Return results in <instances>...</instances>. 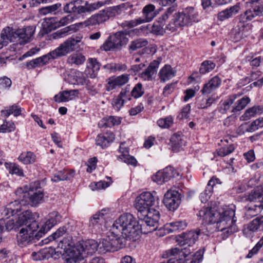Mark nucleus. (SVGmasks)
Returning a JSON list of instances; mask_svg holds the SVG:
<instances>
[{
  "label": "nucleus",
  "mask_w": 263,
  "mask_h": 263,
  "mask_svg": "<svg viewBox=\"0 0 263 263\" xmlns=\"http://www.w3.org/2000/svg\"><path fill=\"white\" fill-rule=\"evenodd\" d=\"M80 246L78 242L70 249L66 263H80L84 260L85 255L83 250L79 248Z\"/></svg>",
  "instance_id": "14"
},
{
  "label": "nucleus",
  "mask_w": 263,
  "mask_h": 263,
  "mask_svg": "<svg viewBox=\"0 0 263 263\" xmlns=\"http://www.w3.org/2000/svg\"><path fill=\"white\" fill-rule=\"evenodd\" d=\"M245 209V217L250 219L261 212L263 209V203L261 202H257L256 203L250 202Z\"/></svg>",
  "instance_id": "20"
},
{
  "label": "nucleus",
  "mask_w": 263,
  "mask_h": 263,
  "mask_svg": "<svg viewBox=\"0 0 263 263\" xmlns=\"http://www.w3.org/2000/svg\"><path fill=\"white\" fill-rule=\"evenodd\" d=\"M161 61L160 58L153 61L144 71L138 74L139 77L144 81H152L156 76Z\"/></svg>",
  "instance_id": "13"
},
{
  "label": "nucleus",
  "mask_w": 263,
  "mask_h": 263,
  "mask_svg": "<svg viewBox=\"0 0 263 263\" xmlns=\"http://www.w3.org/2000/svg\"><path fill=\"white\" fill-rule=\"evenodd\" d=\"M98 4H89L87 2L73 0L66 3L63 10L65 13L76 15H83L89 13L98 8Z\"/></svg>",
  "instance_id": "6"
},
{
  "label": "nucleus",
  "mask_w": 263,
  "mask_h": 263,
  "mask_svg": "<svg viewBox=\"0 0 263 263\" xmlns=\"http://www.w3.org/2000/svg\"><path fill=\"white\" fill-rule=\"evenodd\" d=\"M148 41L144 39H138L132 41L129 46V50L135 51L138 49L146 46L148 45Z\"/></svg>",
  "instance_id": "39"
},
{
  "label": "nucleus",
  "mask_w": 263,
  "mask_h": 263,
  "mask_svg": "<svg viewBox=\"0 0 263 263\" xmlns=\"http://www.w3.org/2000/svg\"><path fill=\"white\" fill-rule=\"evenodd\" d=\"M24 197H25L26 204H30L32 206H35L42 202L44 195L42 191H39L32 194L26 193L24 194Z\"/></svg>",
  "instance_id": "22"
},
{
  "label": "nucleus",
  "mask_w": 263,
  "mask_h": 263,
  "mask_svg": "<svg viewBox=\"0 0 263 263\" xmlns=\"http://www.w3.org/2000/svg\"><path fill=\"white\" fill-rule=\"evenodd\" d=\"M263 13V6L256 5L248 9L243 13L237 16L239 23L245 26V23L252 20L255 17L261 16Z\"/></svg>",
  "instance_id": "11"
},
{
  "label": "nucleus",
  "mask_w": 263,
  "mask_h": 263,
  "mask_svg": "<svg viewBox=\"0 0 263 263\" xmlns=\"http://www.w3.org/2000/svg\"><path fill=\"white\" fill-rule=\"evenodd\" d=\"M124 103V100H122L118 96L116 98H115L112 101V105L114 109L119 111L123 106Z\"/></svg>",
  "instance_id": "63"
},
{
  "label": "nucleus",
  "mask_w": 263,
  "mask_h": 263,
  "mask_svg": "<svg viewBox=\"0 0 263 263\" xmlns=\"http://www.w3.org/2000/svg\"><path fill=\"white\" fill-rule=\"evenodd\" d=\"M9 204H13V206L12 207L13 211L10 212L11 215L13 216L22 210L21 208L22 205L26 204V201L24 199H22L20 200H15L14 202H12Z\"/></svg>",
  "instance_id": "47"
},
{
  "label": "nucleus",
  "mask_w": 263,
  "mask_h": 263,
  "mask_svg": "<svg viewBox=\"0 0 263 263\" xmlns=\"http://www.w3.org/2000/svg\"><path fill=\"white\" fill-rule=\"evenodd\" d=\"M32 216V212L29 210H26L18 215L17 218H13L5 222L4 228L8 231H11L13 229H18L20 227H23L25 222L29 216Z\"/></svg>",
  "instance_id": "12"
},
{
  "label": "nucleus",
  "mask_w": 263,
  "mask_h": 263,
  "mask_svg": "<svg viewBox=\"0 0 263 263\" xmlns=\"http://www.w3.org/2000/svg\"><path fill=\"white\" fill-rule=\"evenodd\" d=\"M39 217V214L32 213V216H29L26 221L25 222L24 226L21 228L18 235L17 236L19 245L22 247L26 246L34 238L39 239L41 237L35 236L37 233L36 231L39 228L36 219Z\"/></svg>",
  "instance_id": "4"
},
{
  "label": "nucleus",
  "mask_w": 263,
  "mask_h": 263,
  "mask_svg": "<svg viewBox=\"0 0 263 263\" xmlns=\"http://www.w3.org/2000/svg\"><path fill=\"white\" fill-rule=\"evenodd\" d=\"M18 159L24 164H29L35 161V156L33 153L29 152L26 154H22Z\"/></svg>",
  "instance_id": "46"
},
{
  "label": "nucleus",
  "mask_w": 263,
  "mask_h": 263,
  "mask_svg": "<svg viewBox=\"0 0 263 263\" xmlns=\"http://www.w3.org/2000/svg\"><path fill=\"white\" fill-rule=\"evenodd\" d=\"M165 22V21L161 20L160 17L158 20L154 22L153 25L152 27V32L157 35H163L166 31H168L166 27L165 28H163Z\"/></svg>",
  "instance_id": "36"
},
{
  "label": "nucleus",
  "mask_w": 263,
  "mask_h": 263,
  "mask_svg": "<svg viewBox=\"0 0 263 263\" xmlns=\"http://www.w3.org/2000/svg\"><path fill=\"white\" fill-rule=\"evenodd\" d=\"M250 101V99L247 97H244L238 100L233 106L231 112L235 113L242 110L246 107Z\"/></svg>",
  "instance_id": "37"
},
{
  "label": "nucleus",
  "mask_w": 263,
  "mask_h": 263,
  "mask_svg": "<svg viewBox=\"0 0 263 263\" xmlns=\"http://www.w3.org/2000/svg\"><path fill=\"white\" fill-rule=\"evenodd\" d=\"M75 172L74 171L63 170L58 172L52 178L51 180L53 182H58L60 181H64L70 179L74 175Z\"/></svg>",
  "instance_id": "31"
},
{
  "label": "nucleus",
  "mask_w": 263,
  "mask_h": 263,
  "mask_svg": "<svg viewBox=\"0 0 263 263\" xmlns=\"http://www.w3.org/2000/svg\"><path fill=\"white\" fill-rule=\"evenodd\" d=\"M81 37L77 36L76 38L69 37L55 49L50 52V55L52 59L66 56L76 50L78 47V43L81 42Z\"/></svg>",
  "instance_id": "8"
},
{
  "label": "nucleus",
  "mask_w": 263,
  "mask_h": 263,
  "mask_svg": "<svg viewBox=\"0 0 263 263\" xmlns=\"http://www.w3.org/2000/svg\"><path fill=\"white\" fill-rule=\"evenodd\" d=\"M67 229L65 227H60L50 236V240H56L65 234Z\"/></svg>",
  "instance_id": "60"
},
{
  "label": "nucleus",
  "mask_w": 263,
  "mask_h": 263,
  "mask_svg": "<svg viewBox=\"0 0 263 263\" xmlns=\"http://www.w3.org/2000/svg\"><path fill=\"white\" fill-rule=\"evenodd\" d=\"M129 74H123L119 76L111 77L108 79L106 90L110 91L126 84L129 80Z\"/></svg>",
  "instance_id": "16"
},
{
  "label": "nucleus",
  "mask_w": 263,
  "mask_h": 263,
  "mask_svg": "<svg viewBox=\"0 0 263 263\" xmlns=\"http://www.w3.org/2000/svg\"><path fill=\"white\" fill-rule=\"evenodd\" d=\"M102 122L106 127H111L119 125L121 123V118L118 117L109 116L103 118Z\"/></svg>",
  "instance_id": "41"
},
{
  "label": "nucleus",
  "mask_w": 263,
  "mask_h": 263,
  "mask_svg": "<svg viewBox=\"0 0 263 263\" xmlns=\"http://www.w3.org/2000/svg\"><path fill=\"white\" fill-rule=\"evenodd\" d=\"M142 231L139 224L133 215L125 213L116 219L110 229L109 234L102 239V246L106 251H117L125 246L127 240H136Z\"/></svg>",
  "instance_id": "1"
},
{
  "label": "nucleus",
  "mask_w": 263,
  "mask_h": 263,
  "mask_svg": "<svg viewBox=\"0 0 263 263\" xmlns=\"http://www.w3.org/2000/svg\"><path fill=\"white\" fill-rule=\"evenodd\" d=\"M142 14V17L123 22L121 24V26L123 28H133L141 24L151 22L157 15L155 6L152 4L146 5L143 8Z\"/></svg>",
  "instance_id": "7"
},
{
  "label": "nucleus",
  "mask_w": 263,
  "mask_h": 263,
  "mask_svg": "<svg viewBox=\"0 0 263 263\" xmlns=\"http://www.w3.org/2000/svg\"><path fill=\"white\" fill-rule=\"evenodd\" d=\"M78 94V90H65L56 95L54 99L55 102L58 103L67 102L72 100Z\"/></svg>",
  "instance_id": "26"
},
{
  "label": "nucleus",
  "mask_w": 263,
  "mask_h": 263,
  "mask_svg": "<svg viewBox=\"0 0 263 263\" xmlns=\"http://www.w3.org/2000/svg\"><path fill=\"white\" fill-rule=\"evenodd\" d=\"M221 79L215 76L212 78L209 81L203 85L201 92L203 95H208L215 90L220 85Z\"/></svg>",
  "instance_id": "23"
},
{
  "label": "nucleus",
  "mask_w": 263,
  "mask_h": 263,
  "mask_svg": "<svg viewBox=\"0 0 263 263\" xmlns=\"http://www.w3.org/2000/svg\"><path fill=\"white\" fill-rule=\"evenodd\" d=\"M85 61V57L81 54H73L70 55L67 59V62L70 64L77 65L83 64Z\"/></svg>",
  "instance_id": "42"
},
{
  "label": "nucleus",
  "mask_w": 263,
  "mask_h": 263,
  "mask_svg": "<svg viewBox=\"0 0 263 263\" xmlns=\"http://www.w3.org/2000/svg\"><path fill=\"white\" fill-rule=\"evenodd\" d=\"M197 14L194 9L187 8L182 12L175 13L171 22L166 26V29L171 32H174L180 27L189 25L195 22Z\"/></svg>",
  "instance_id": "5"
},
{
  "label": "nucleus",
  "mask_w": 263,
  "mask_h": 263,
  "mask_svg": "<svg viewBox=\"0 0 263 263\" xmlns=\"http://www.w3.org/2000/svg\"><path fill=\"white\" fill-rule=\"evenodd\" d=\"M124 29L115 33L110 35V39L114 42L115 48L117 49H120L122 46L126 45L128 42V39L126 35L132 36L139 33V30L138 29H130L131 28L122 27Z\"/></svg>",
  "instance_id": "9"
},
{
  "label": "nucleus",
  "mask_w": 263,
  "mask_h": 263,
  "mask_svg": "<svg viewBox=\"0 0 263 263\" xmlns=\"http://www.w3.org/2000/svg\"><path fill=\"white\" fill-rule=\"evenodd\" d=\"M114 135L112 133H106L104 134L99 135L96 139L97 145L104 148L110 144L114 140Z\"/></svg>",
  "instance_id": "25"
},
{
  "label": "nucleus",
  "mask_w": 263,
  "mask_h": 263,
  "mask_svg": "<svg viewBox=\"0 0 263 263\" xmlns=\"http://www.w3.org/2000/svg\"><path fill=\"white\" fill-rule=\"evenodd\" d=\"M248 200L250 201L251 202H254L255 203H256L257 202H261L263 203V199H262L261 195H260V193H258L256 190L249 194Z\"/></svg>",
  "instance_id": "54"
},
{
  "label": "nucleus",
  "mask_w": 263,
  "mask_h": 263,
  "mask_svg": "<svg viewBox=\"0 0 263 263\" xmlns=\"http://www.w3.org/2000/svg\"><path fill=\"white\" fill-rule=\"evenodd\" d=\"M262 127H263V118H259L252 122L247 128L246 131L253 132Z\"/></svg>",
  "instance_id": "50"
},
{
  "label": "nucleus",
  "mask_w": 263,
  "mask_h": 263,
  "mask_svg": "<svg viewBox=\"0 0 263 263\" xmlns=\"http://www.w3.org/2000/svg\"><path fill=\"white\" fill-rule=\"evenodd\" d=\"M73 78V81L71 82V84L73 85H87L89 80H87L84 74L80 71H76L74 74L71 76Z\"/></svg>",
  "instance_id": "38"
},
{
  "label": "nucleus",
  "mask_w": 263,
  "mask_h": 263,
  "mask_svg": "<svg viewBox=\"0 0 263 263\" xmlns=\"http://www.w3.org/2000/svg\"><path fill=\"white\" fill-rule=\"evenodd\" d=\"M249 231L256 232L263 230V216L258 217L253 219L248 225Z\"/></svg>",
  "instance_id": "34"
},
{
  "label": "nucleus",
  "mask_w": 263,
  "mask_h": 263,
  "mask_svg": "<svg viewBox=\"0 0 263 263\" xmlns=\"http://www.w3.org/2000/svg\"><path fill=\"white\" fill-rule=\"evenodd\" d=\"M124 143H121L120 146L119 152L121 155L119 156V158L128 164L136 166L137 163L136 159L134 157L129 155L127 148L124 147Z\"/></svg>",
  "instance_id": "28"
},
{
  "label": "nucleus",
  "mask_w": 263,
  "mask_h": 263,
  "mask_svg": "<svg viewBox=\"0 0 263 263\" xmlns=\"http://www.w3.org/2000/svg\"><path fill=\"white\" fill-rule=\"evenodd\" d=\"M87 67L88 68L91 69L93 71V73L91 75V77L93 78L96 77V74L95 73L99 70L100 64L96 59L89 58L87 61Z\"/></svg>",
  "instance_id": "43"
},
{
  "label": "nucleus",
  "mask_w": 263,
  "mask_h": 263,
  "mask_svg": "<svg viewBox=\"0 0 263 263\" xmlns=\"http://www.w3.org/2000/svg\"><path fill=\"white\" fill-rule=\"evenodd\" d=\"M144 91L142 90V85L140 83L137 84L131 91L132 96L135 98L141 97Z\"/></svg>",
  "instance_id": "55"
},
{
  "label": "nucleus",
  "mask_w": 263,
  "mask_h": 263,
  "mask_svg": "<svg viewBox=\"0 0 263 263\" xmlns=\"http://www.w3.org/2000/svg\"><path fill=\"white\" fill-rule=\"evenodd\" d=\"M152 180L158 184H162L166 182L162 171H159L152 177Z\"/></svg>",
  "instance_id": "62"
},
{
  "label": "nucleus",
  "mask_w": 263,
  "mask_h": 263,
  "mask_svg": "<svg viewBox=\"0 0 263 263\" xmlns=\"http://www.w3.org/2000/svg\"><path fill=\"white\" fill-rule=\"evenodd\" d=\"M145 67V64L141 63L140 64L133 65L131 66L130 68L128 70V72L132 74L136 75L137 73L139 72L141 70Z\"/></svg>",
  "instance_id": "64"
},
{
  "label": "nucleus",
  "mask_w": 263,
  "mask_h": 263,
  "mask_svg": "<svg viewBox=\"0 0 263 263\" xmlns=\"http://www.w3.org/2000/svg\"><path fill=\"white\" fill-rule=\"evenodd\" d=\"M206 223H216L218 231H224L228 235L234 233L238 230L235 224V210L232 208H226L221 212H218L211 207H204L197 214Z\"/></svg>",
  "instance_id": "3"
},
{
  "label": "nucleus",
  "mask_w": 263,
  "mask_h": 263,
  "mask_svg": "<svg viewBox=\"0 0 263 263\" xmlns=\"http://www.w3.org/2000/svg\"><path fill=\"white\" fill-rule=\"evenodd\" d=\"M104 210H102L93 215L89 220V227L92 228H99V225L102 224L105 222V214L103 213Z\"/></svg>",
  "instance_id": "30"
},
{
  "label": "nucleus",
  "mask_w": 263,
  "mask_h": 263,
  "mask_svg": "<svg viewBox=\"0 0 263 263\" xmlns=\"http://www.w3.org/2000/svg\"><path fill=\"white\" fill-rule=\"evenodd\" d=\"M163 202L167 209L174 211L181 203V195L177 191L169 190L164 194Z\"/></svg>",
  "instance_id": "10"
},
{
  "label": "nucleus",
  "mask_w": 263,
  "mask_h": 263,
  "mask_svg": "<svg viewBox=\"0 0 263 263\" xmlns=\"http://www.w3.org/2000/svg\"><path fill=\"white\" fill-rule=\"evenodd\" d=\"M199 234L200 230L190 231L179 235V238H178L177 241L180 246L187 245L190 247L195 243Z\"/></svg>",
  "instance_id": "17"
},
{
  "label": "nucleus",
  "mask_w": 263,
  "mask_h": 263,
  "mask_svg": "<svg viewBox=\"0 0 263 263\" xmlns=\"http://www.w3.org/2000/svg\"><path fill=\"white\" fill-rule=\"evenodd\" d=\"M155 202L154 196L149 192L140 194L135 199L134 205L137 216L141 222L142 231L144 234L151 233L158 229L159 212L151 207Z\"/></svg>",
  "instance_id": "2"
},
{
  "label": "nucleus",
  "mask_w": 263,
  "mask_h": 263,
  "mask_svg": "<svg viewBox=\"0 0 263 263\" xmlns=\"http://www.w3.org/2000/svg\"><path fill=\"white\" fill-rule=\"evenodd\" d=\"M2 36L9 42H20L19 35L17 33V30H15L12 28L7 27L2 31Z\"/></svg>",
  "instance_id": "29"
},
{
  "label": "nucleus",
  "mask_w": 263,
  "mask_h": 263,
  "mask_svg": "<svg viewBox=\"0 0 263 263\" xmlns=\"http://www.w3.org/2000/svg\"><path fill=\"white\" fill-rule=\"evenodd\" d=\"M2 112L5 117H8L10 115H13L14 116H18L21 114V109L20 107L17 106L12 105L9 107L8 109L2 110Z\"/></svg>",
  "instance_id": "48"
},
{
  "label": "nucleus",
  "mask_w": 263,
  "mask_h": 263,
  "mask_svg": "<svg viewBox=\"0 0 263 263\" xmlns=\"http://www.w3.org/2000/svg\"><path fill=\"white\" fill-rule=\"evenodd\" d=\"M104 68L110 70L111 72L125 71L127 69V66L125 64L111 63L104 66Z\"/></svg>",
  "instance_id": "45"
},
{
  "label": "nucleus",
  "mask_w": 263,
  "mask_h": 263,
  "mask_svg": "<svg viewBox=\"0 0 263 263\" xmlns=\"http://www.w3.org/2000/svg\"><path fill=\"white\" fill-rule=\"evenodd\" d=\"M234 150L233 145H229L227 147H223L217 150V154L219 156L224 157L232 153Z\"/></svg>",
  "instance_id": "57"
},
{
  "label": "nucleus",
  "mask_w": 263,
  "mask_h": 263,
  "mask_svg": "<svg viewBox=\"0 0 263 263\" xmlns=\"http://www.w3.org/2000/svg\"><path fill=\"white\" fill-rule=\"evenodd\" d=\"M61 7V4L58 3L50 6L41 8L39 9V11L41 15H46L49 14H55Z\"/></svg>",
  "instance_id": "35"
},
{
  "label": "nucleus",
  "mask_w": 263,
  "mask_h": 263,
  "mask_svg": "<svg viewBox=\"0 0 263 263\" xmlns=\"http://www.w3.org/2000/svg\"><path fill=\"white\" fill-rule=\"evenodd\" d=\"M13 206L12 204H9L7 205V206L0 210V217L1 218L0 220H3L5 221V219H7L10 217L11 215L10 212L13 211L12 210V207Z\"/></svg>",
  "instance_id": "53"
},
{
  "label": "nucleus",
  "mask_w": 263,
  "mask_h": 263,
  "mask_svg": "<svg viewBox=\"0 0 263 263\" xmlns=\"http://www.w3.org/2000/svg\"><path fill=\"white\" fill-rule=\"evenodd\" d=\"M263 108L259 106H254L247 109L243 115L246 120L249 119L254 117L256 114H260L262 112Z\"/></svg>",
  "instance_id": "40"
},
{
  "label": "nucleus",
  "mask_w": 263,
  "mask_h": 263,
  "mask_svg": "<svg viewBox=\"0 0 263 263\" xmlns=\"http://www.w3.org/2000/svg\"><path fill=\"white\" fill-rule=\"evenodd\" d=\"M50 60L53 59L51 56L50 55V52H49L47 54L27 62L26 65L29 69H33L47 64Z\"/></svg>",
  "instance_id": "21"
},
{
  "label": "nucleus",
  "mask_w": 263,
  "mask_h": 263,
  "mask_svg": "<svg viewBox=\"0 0 263 263\" xmlns=\"http://www.w3.org/2000/svg\"><path fill=\"white\" fill-rule=\"evenodd\" d=\"M215 64L211 61H205L203 62L199 68V72L201 74H205L209 72L214 69Z\"/></svg>",
  "instance_id": "44"
},
{
  "label": "nucleus",
  "mask_w": 263,
  "mask_h": 263,
  "mask_svg": "<svg viewBox=\"0 0 263 263\" xmlns=\"http://www.w3.org/2000/svg\"><path fill=\"white\" fill-rule=\"evenodd\" d=\"M176 71L170 65H164L158 73L161 82H165L175 77Z\"/></svg>",
  "instance_id": "24"
},
{
  "label": "nucleus",
  "mask_w": 263,
  "mask_h": 263,
  "mask_svg": "<svg viewBox=\"0 0 263 263\" xmlns=\"http://www.w3.org/2000/svg\"><path fill=\"white\" fill-rule=\"evenodd\" d=\"M61 216L57 212H53L48 215V219L45 222L42 228L37 232L36 236H42L51 228L57 224L60 221Z\"/></svg>",
  "instance_id": "15"
},
{
  "label": "nucleus",
  "mask_w": 263,
  "mask_h": 263,
  "mask_svg": "<svg viewBox=\"0 0 263 263\" xmlns=\"http://www.w3.org/2000/svg\"><path fill=\"white\" fill-rule=\"evenodd\" d=\"M102 240L98 244V242L93 239L87 240L86 241H79L80 245L79 248L83 250V252L84 253L85 255L86 254H92L97 250L99 246L100 248H103L104 250L106 251L105 248L102 246L101 243Z\"/></svg>",
  "instance_id": "18"
},
{
  "label": "nucleus",
  "mask_w": 263,
  "mask_h": 263,
  "mask_svg": "<svg viewBox=\"0 0 263 263\" xmlns=\"http://www.w3.org/2000/svg\"><path fill=\"white\" fill-rule=\"evenodd\" d=\"M173 124V118L171 116L160 119L157 121V124L161 128H168Z\"/></svg>",
  "instance_id": "52"
},
{
  "label": "nucleus",
  "mask_w": 263,
  "mask_h": 263,
  "mask_svg": "<svg viewBox=\"0 0 263 263\" xmlns=\"http://www.w3.org/2000/svg\"><path fill=\"white\" fill-rule=\"evenodd\" d=\"M110 12L108 10L100 11L98 13L92 15L89 19L90 25H95L102 23L109 17Z\"/></svg>",
  "instance_id": "27"
},
{
  "label": "nucleus",
  "mask_w": 263,
  "mask_h": 263,
  "mask_svg": "<svg viewBox=\"0 0 263 263\" xmlns=\"http://www.w3.org/2000/svg\"><path fill=\"white\" fill-rule=\"evenodd\" d=\"M182 134L178 133L174 134L170 139V143L173 151H176L178 148L184 144Z\"/></svg>",
  "instance_id": "33"
},
{
  "label": "nucleus",
  "mask_w": 263,
  "mask_h": 263,
  "mask_svg": "<svg viewBox=\"0 0 263 263\" xmlns=\"http://www.w3.org/2000/svg\"><path fill=\"white\" fill-rule=\"evenodd\" d=\"M12 84L11 80L7 77L0 78V89H5L9 88Z\"/></svg>",
  "instance_id": "61"
},
{
  "label": "nucleus",
  "mask_w": 263,
  "mask_h": 263,
  "mask_svg": "<svg viewBox=\"0 0 263 263\" xmlns=\"http://www.w3.org/2000/svg\"><path fill=\"white\" fill-rule=\"evenodd\" d=\"M203 103H198V106L199 108H206L211 106L213 104L215 103L216 101L215 98L213 97L209 98L205 100H202Z\"/></svg>",
  "instance_id": "58"
},
{
  "label": "nucleus",
  "mask_w": 263,
  "mask_h": 263,
  "mask_svg": "<svg viewBox=\"0 0 263 263\" xmlns=\"http://www.w3.org/2000/svg\"><path fill=\"white\" fill-rule=\"evenodd\" d=\"M35 31V27L33 26H27L24 28L17 29V33L19 35V43L25 44L28 42L33 36Z\"/></svg>",
  "instance_id": "19"
},
{
  "label": "nucleus",
  "mask_w": 263,
  "mask_h": 263,
  "mask_svg": "<svg viewBox=\"0 0 263 263\" xmlns=\"http://www.w3.org/2000/svg\"><path fill=\"white\" fill-rule=\"evenodd\" d=\"M132 96L131 92H130L129 86H126L124 88L122 89L118 96L121 98L122 100H124V102H126L127 100L130 99V96Z\"/></svg>",
  "instance_id": "56"
},
{
  "label": "nucleus",
  "mask_w": 263,
  "mask_h": 263,
  "mask_svg": "<svg viewBox=\"0 0 263 263\" xmlns=\"http://www.w3.org/2000/svg\"><path fill=\"white\" fill-rule=\"evenodd\" d=\"M237 98V95L236 94L229 96L219 107L218 109L219 111L222 114H226L230 108L231 105L233 104Z\"/></svg>",
  "instance_id": "32"
},
{
  "label": "nucleus",
  "mask_w": 263,
  "mask_h": 263,
  "mask_svg": "<svg viewBox=\"0 0 263 263\" xmlns=\"http://www.w3.org/2000/svg\"><path fill=\"white\" fill-rule=\"evenodd\" d=\"M162 172L166 182L170 180L171 178L176 177V176L179 175V174L175 171L174 168L171 166L166 167L162 170Z\"/></svg>",
  "instance_id": "49"
},
{
  "label": "nucleus",
  "mask_w": 263,
  "mask_h": 263,
  "mask_svg": "<svg viewBox=\"0 0 263 263\" xmlns=\"http://www.w3.org/2000/svg\"><path fill=\"white\" fill-rule=\"evenodd\" d=\"M263 246V236L261 238L259 241L256 243V245L253 247V248L251 250L248 255H247V258H251L254 255L256 254L259 250Z\"/></svg>",
  "instance_id": "59"
},
{
  "label": "nucleus",
  "mask_w": 263,
  "mask_h": 263,
  "mask_svg": "<svg viewBox=\"0 0 263 263\" xmlns=\"http://www.w3.org/2000/svg\"><path fill=\"white\" fill-rule=\"evenodd\" d=\"M213 189L211 186H206L204 191L200 194V199L202 202H206L211 197Z\"/></svg>",
  "instance_id": "51"
}]
</instances>
